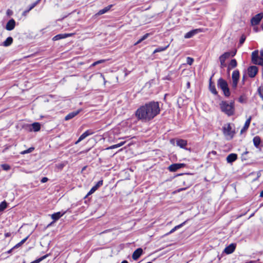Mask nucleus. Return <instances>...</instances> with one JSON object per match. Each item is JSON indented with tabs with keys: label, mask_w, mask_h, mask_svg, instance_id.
Returning <instances> with one entry per match:
<instances>
[{
	"label": "nucleus",
	"mask_w": 263,
	"mask_h": 263,
	"mask_svg": "<svg viewBox=\"0 0 263 263\" xmlns=\"http://www.w3.org/2000/svg\"><path fill=\"white\" fill-rule=\"evenodd\" d=\"M160 112L158 102H152L140 106L136 111V117L143 121H149Z\"/></svg>",
	"instance_id": "nucleus-1"
},
{
	"label": "nucleus",
	"mask_w": 263,
	"mask_h": 263,
	"mask_svg": "<svg viewBox=\"0 0 263 263\" xmlns=\"http://www.w3.org/2000/svg\"><path fill=\"white\" fill-rule=\"evenodd\" d=\"M220 108L223 112L229 116L234 115L235 111L234 102L222 101L219 104Z\"/></svg>",
	"instance_id": "nucleus-2"
},
{
	"label": "nucleus",
	"mask_w": 263,
	"mask_h": 263,
	"mask_svg": "<svg viewBox=\"0 0 263 263\" xmlns=\"http://www.w3.org/2000/svg\"><path fill=\"white\" fill-rule=\"evenodd\" d=\"M223 135L227 140H231L234 136L235 132L232 128L230 123L226 124L222 127Z\"/></svg>",
	"instance_id": "nucleus-3"
},
{
	"label": "nucleus",
	"mask_w": 263,
	"mask_h": 263,
	"mask_svg": "<svg viewBox=\"0 0 263 263\" xmlns=\"http://www.w3.org/2000/svg\"><path fill=\"white\" fill-rule=\"evenodd\" d=\"M218 86L221 89L224 95L226 97H229L230 95V92L228 87L227 82L223 79L220 78L218 80L217 82Z\"/></svg>",
	"instance_id": "nucleus-4"
},
{
	"label": "nucleus",
	"mask_w": 263,
	"mask_h": 263,
	"mask_svg": "<svg viewBox=\"0 0 263 263\" xmlns=\"http://www.w3.org/2000/svg\"><path fill=\"white\" fill-rule=\"evenodd\" d=\"M251 60L254 64L263 66V60L260 55L259 56L258 50H255L252 53Z\"/></svg>",
	"instance_id": "nucleus-5"
},
{
	"label": "nucleus",
	"mask_w": 263,
	"mask_h": 263,
	"mask_svg": "<svg viewBox=\"0 0 263 263\" xmlns=\"http://www.w3.org/2000/svg\"><path fill=\"white\" fill-rule=\"evenodd\" d=\"M232 88L235 89L237 86L238 80L239 79V73L238 70H234L233 72L232 76Z\"/></svg>",
	"instance_id": "nucleus-6"
},
{
	"label": "nucleus",
	"mask_w": 263,
	"mask_h": 263,
	"mask_svg": "<svg viewBox=\"0 0 263 263\" xmlns=\"http://www.w3.org/2000/svg\"><path fill=\"white\" fill-rule=\"evenodd\" d=\"M231 56V53L229 52L224 53L223 54L220 56L219 61L220 62L221 68H223L226 66L225 63L226 60Z\"/></svg>",
	"instance_id": "nucleus-7"
},
{
	"label": "nucleus",
	"mask_w": 263,
	"mask_h": 263,
	"mask_svg": "<svg viewBox=\"0 0 263 263\" xmlns=\"http://www.w3.org/2000/svg\"><path fill=\"white\" fill-rule=\"evenodd\" d=\"M258 72V68L255 66H252L248 68V75L251 78L254 77Z\"/></svg>",
	"instance_id": "nucleus-8"
},
{
	"label": "nucleus",
	"mask_w": 263,
	"mask_h": 263,
	"mask_svg": "<svg viewBox=\"0 0 263 263\" xmlns=\"http://www.w3.org/2000/svg\"><path fill=\"white\" fill-rule=\"evenodd\" d=\"M185 166L184 163H174L168 167V170L171 172H175L177 170Z\"/></svg>",
	"instance_id": "nucleus-9"
},
{
	"label": "nucleus",
	"mask_w": 263,
	"mask_h": 263,
	"mask_svg": "<svg viewBox=\"0 0 263 263\" xmlns=\"http://www.w3.org/2000/svg\"><path fill=\"white\" fill-rule=\"evenodd\" d=\"M263 14L259 13L255 15L251 20V24L252 25H256L261 21L262 18Z\"/></svg>",
	"instance_id": "nucleus-10"
},
{
	"label": "nucleus",
	"mask_w": 263,
	"mask_h": 263,
	"mask_svg": "<svg viewBox=\"0 0 263 263\" xmlns=\"http://www.w3.org/2000/svg\"><path fill=\"white\" fill-rule=\"evenodd\" d=\"M93 134V132H92L90 130H87L86 132H85L83 134H82L78 140L75 142L76 144H78L80 141L84 140L85 138H86L87 136L89 135H91Z\"/></svg>",
	"instance_id": "nucleus-11"
},
{
	"label": "nucleus",
	"mask_w": 263,
	"mask_h": 263,
	"mask_svg": "<svg viewBox=\"0 0 263 263\" xmlns=\"http://www.w3.org/2000/svg\"><path fill=\"white\" fill-rule=\"evenodd\" d=\"M74 33H64V34H59L55 36H54L52 38V40L54 41H58L61 39H65L68 37H70L72 36Z\"/></svg>",
	"instance_id": "nucleus-12"
},
{
	"label": "nucleus",
	"mask_w": 263,
	"mask_h": 263,
	"mask_svg": "<svg viewBox=\"0 0 263 263\" xmlns=\"http://www.w3.org/2000/svg\"><path fill=\"white\" fill-rule=\"evenodd\" d=\"M15 21L12 18L7 22L6 25V29L8 31H11L15 28Z\"/></svg>",
	"instance_id": "nucleus-13"
},
{
	"label": "nucleus",
	"mask_w": 263,
	"mask_h": 263,
	"mask_svg": "<svg viewBox=\"0 0 263 263\" xmlns=\"http://www.w3.org/2000/svg\"><path fill=\"white\" fill-rule=\"evenodd\" d=\"M201 31V30L200 29H196L192 30L187 33H186L184 35V38L185 39H189L193 37L194 35L200 32Z\"/></svg>",
	"instance_id": "nucleus-14"
},
{
	"label": "nucleus",
	"mask_w": 263,
	"mask_h": 263,
	"mask_svg": "<svg viewBox=\"0 0 263 263\" xmlns=\"http://www.w3.org/2000/svg\"><path fill=\"white\" fill-rule=\"evenodd\" d=\"M236 245L234 243H231L225 248L224 252L227 254H231L234 251Z\"/></svg>",
	"instance_id": "nucleus-15"
},
{
	"label": "nucleus",
	"mask_w": 263,
	"mask_h": 263,
	"mask_svg": "<svg viewBox=\"0 0 263 263\" xmlns=\"http://www.w3.org/2000/svg\"><path fill=\"white\" fill-rule=\"evenodd\" d=\"M103 184V181L100 180L97 182V183L93 186L91 190L89 191V192L87 194L86 196H88L92 193H93L100 186H101Z\"/></svg>",
	"instance_id": "nucleus-16"
},
{
	"label": "nucleus",
	"mask_w": 263,
	"mask_h": 263,
	"mask_svg": "<svg viewBox=\"0 0 263 263\" xmlns=\"http://www.w3.org/2000/svg\"><path fill=\"white\" fill-rule=\"evenodd\" d=\"M143 250L141 248H138L133 253V259L137 260L142 254Z\"/></svg>",
	"instance_id": "nucleus-17"
},
{
	"label": "nucleus",
	"mask_w": 263,
	"mask_h": 263,
	"mask_svg": "<svg viewBox=\"0 0 263 263\" xmlns=\"http://www.w3.org/2000/svg\"><path fill=\"white\" fill-rule=\"evenodd\" d=\"M80 111L81 110H78L69 113L65 117V120L67 121L73 118L76 116L80 112Z\"/></svg>",
	"instance_id": "nucleus-18"
},
{
	"label": "nucleus",
	"mask_w": 263,
	"mask_h": 263,
	"mask_svg": "<svg viewBox=\"0 0 263 263\" xmlns=\"http://www.w3.org/2000/svg\"><path fill=\"white\" fill-rule=\"evenodd\" d=\"M65 213V212L63 213H61L60 212L55 213L51 215V218L54 220V221H57L60 219Z\"/></svg>",
	"instance_id": "nucleus-19"
},
{
	"label": "nucleus",
	"mask_w": 263,
	"mask_h": 263,
	"mask_svg": "<svg viewBox=\"0 0 263 263\" xmlns=\"http://www.w3.org/2000/svg\"><path fill=\"white\" fill-rule=\"evenodd\" d=\"M237 156L235 154H231L227 157V161L228 163H232L237 159Z\"/></svg>",
	"instance_id": "nucleus-20"
},
{
	"label": "nucleus",
	"mask_w": 263,
	"mask_h": 263,
	"mask_svg": "<svg viewBox=\"0 0 263 263\" xmlns=\"http://www.w3.org/2000/svg\"><path fill=\"white\" fill-rule=\"evenodd\" d=\"M177 145L181 148H184L187 145V141L183 139H178L177 140Z\"/></svg>",
	"instance_id": "nucleus-21"
},
{
	"label": "nucleus",
	"mask_w": 263,
	"mask_h": 263,
	"mask_svg": "<svg viewBox=\"0 0 263 263\" xmlns=\"http://www.w3.org/2000/svg\"><path fill=\"white\" fill-rule=\"evenodd\" d=\"M112 6V5H110L105 7L103 9H101L100 11H99V12L96 14V15H102V14H103L106 13L111 9Z\"/></svg>",
	"instance_id": "nucleus-22"
},
{
	"label": "nucleus",
	"mask_w": 263,
	"mask_h": 263,
	"mask_svg": "<svg viewBox=\"0 0 263 263\" xmlns=\"http://www.w3.org/2000/svg\"><path fill=\"white\" fill-rule=\"evenodd\" d=\"M251 121V117H250L246 121L245 124L244 125L243 127L241 130V133H242L243 132L247 130L249 128L250 122Z\"/></svg>",
	"instance_id": "nucleus-23"
},
{
	"label": "nucleus",
	"mask_w": 263,
	"mask_h": 263,
	"mask_svg": "<svg viewBox=\"0 0 263 263\" xmlns=\"http://www.w3.org/2000/svg\"><path fill=\"white\" fill-rule=\"evenodd\" d=\"M32 129L31 130H33L34 132H38L41 129V125L39 123L35 122L31 124Z\"/></svg>",
	"instance_id": "nucleus-24"
},
{
	"label": "nucleus",
	"mask_w": 263,
	"mask_h": 263,
	"mask_svg": "<svg viewBox=\"0 0 263 263\" xmlns=\"http://www.w3.org/2000/svg\"><path fill=\"white\" fill-rule=\"evenodd\" d=\"M13 42V39L12 37H8L7 39L3 43L2 45L5 47H8L12 44Z\"/></svg>",
	"instance_id": "nucleus-25"
},
{
	"label": "nucleus",
	"mask_w": 263,
	"mask_h": 263,
	"mask_svg": "<svg viewBox=\"0 0 263 263\" xmlns=\"http://www.w3.org/2000/svg\"><path fill=\"white\" fill-rule=\"evenodd\" d=\"M253 143L256 147H258L260 143V138L259 136H255L253 138Z\"/></svg>",
	"instance_id": "nucleus-26"
},
{
	"label": "nucleus",
	"mask_w": 263,
	"mask_h": 263,
	"mask_svg": "<svg viewBox=\"0 0 263 263\" xmlns=\"http://www.w3.org/2000/svg\"><path fill=\"white\" fill-rule=\"evenodd\" d=\"M237 61L235 59H232L230 61V63H229L228 65V69H232L236 67L237 66Z\"/></svg>",
	"instance_id": "nucleus-27"
},
{
	"label": "nucleus",
	"mask_w": 263,
	"mask_h": 263,
	"mask_svg": "<svg viewBox=\"0 0 263 263\" xmlns=\"http://www.w3.org/2000/svg\"><path fill=\"white\" fill-rule=\"evenodd\" d=\"M124 142H121L117 144L113 145L112 146H110L106 148V149H111L118 148V147L121 146L122 145H123L124 144Z\"/></svg>",
	"instance_id": "nucleus-28"
},
{
	"label": "nucleus",
	"mask_w": 263,
	"mask_h": 263,
	"mask_svg": "<svg viewBox=\"0 0 263 263\" xmlns=\"http://www.w3.org/2000/svg\"><path fill=\"white\" fill-rule=\"evenodd\" d=\"M209 88L212 93H213L214 95L217 94V91L216 89L215 86L214 85H213L211 82L210 83Z\"/></svg>",
	"instance_id": "nucleus-29"
},
{
	"label": "nucleus",
	"mask_w": 263,
	"mask_h": 263,
	"mask_svg": "<svg viewBox=\"0 0 263 263\" xmlns=\"http://www.w3.org/2000/svg\"><path fill=\"white\" fill-rule=\"evenodd\" d=\"M7 206V204L5 201L2 202L0 204V212L3 211Z\"/></svg>",
	"instance_id": "nucleus-30"
},
{
	"label": "nucleus",
	"mask_w": 263,
	"mask_h": 263,
	"mask_svg": "<svg viewBox=\"0 0 263 263\" xmlns=\"http://www.w3.org/2000/svg\"><path fill=\"white\" fill-rule=\"evenodd\" d=\"M149 35L148 33H146L144 35L141 39H140L136 43H135V45H137L138 44L141 43L142 41L145 40Z\"/></svg>",
	"instance_id": "nucleus-31"
},
{
	"label": "nucleus",
	"mask_w": 263,
	"mask_h": 263,
	"mask_svg": "<svg viewBox=\"0 0 263 263\" xmlns=\"http://www.w3.org/2000/svg\"><path fill=\"white\" fill-rule=\"evenodd\" d=\"M167 47H168V46H166V47H159V48H158L156 49L154 51L153 53H156V52L163 51L165 50L167 48Z\"/></svg>",
	"instance_id": "nucleus-32"
},
{
	"label": "nucleus",
	"mask_w": 263,
	"mask_h": 263,
	"mask_svg": "<svg viewBox=\"0 0 263 263\" xmlns=\"http://www.w3.org/2000/svg\"><path fill=\"white\" fill-rule=\"evenodd\" d=\"M34 149V148L33 147H30L29 148H28V149L27 150H25V151H22L21 154H27V153H30L31 152H32L33 151V150Z\"/></svg>",
	"instance_id": "nucleus-33"
},
{
	"label": "nucleus",
	"mask_w": 263,
	"mask_h": 263,
	"mask_svg": "<svg viewBox=\"0 0 263 263\" xmlns=\"http://www.w3.org/2000/svg\"><path fill=\"white\" fill-rule=\"evenodd\" d=\"M258 91L260 97L263 100V86L259 87L258 89Z\"/></svg>",
	"instance_id": "nucleus-34"
},
{
	"label": "nucleus",
	"mask_w": 263,
	"mask_h": 263,
	"mask_svg": "<svg viewBox=\"0 0 263 263\" xmlns=\"http://www.w3.org/2000/svg\"><path fill=\"white\" fill-rule=\"evenodd\" d=\"M1 167L4 170L8 171L10 170V167L8 164H3L1 165Z\"/></svg>",
	"instance_id": "nucleus-35"
},
{
	"label": "nucleus",
	"mask_w": 263,
	"mask_h": 263,
	"mask_svg": "<svg viewBox=\"0 0 263 263\" xmlns=\"http://www.w3.org/2000/svg\"><path fill=\"white\" fill-rule=\"evenodd\" d=\"M194 62V59L191 57H187L186 58V63L190 65H191Z\"/></svg>",
	"instance_id": "nucleus-36"
},
{
	"label": "nucleus",
	"mask_w": 263,
	"mask_h": 263,
	"mask_svg": "<svg viewBox=\"0 0 263 263\" xmlns=\"http://www.w3.org/2000/svg\"><path fill=\"white\" fill-rule=\"evenodd\" d=\"M105 61V60H99V61H97L95 62H94L92 65L91 66H95L99 64H101V63H104V62Z\"/></svg>",
	"instance_id": "nucleus-37"
},
{
	"label": "nucleus",
	"mask_w": 263,
	"mask_h": 263,
	"mask_svg": "<svg viewBox=\"0 0 263 263\" xmlns=\"http://www.w3.org/2000/svg\"><path fill=\"white\" fill-rule=\"evenodd\" d=\"M47 257V255H45L42 257H41L40 258L38 259H36L33 261H32V262L31 263H39V262H40L41 261H42V260H43L44 259L46 258V257Z\"/></svg>",
	"instance_id": "nucleus-38"
},
{
	"label": "nucleus",
	"mask_w": 263,
	"mask_h": 263,
	"mask_svg": "<svg viewBox=\"0 0 263 263\" xmlns=\"http://www.w3.org/2000/svg\"><path fill=\"white\" fill-rule=\"evenodd\" d=\"M47 257V255H45L42 257H41L40 258L38 259H36L33 261H32V262L31 263H39V262H40L41 261H42V260H43L44 259L46 258V257Z\"/></svg>",
	"instance_id": "nucleus-39"
},
{
	"label": "nucleus",
	"mask_w": 263,
	"mask_h": 263,
	"mask_svg": "<svg viewBox=\"0 0 263 263\" xmlns=\"http://www.w3.org/2000/svg\"><path fill=\"white\" fill-rule=\"evenodd\" d=\"M245 40H246V36H245V35H242L241 36L240 39V40H239V44H240V45H242V44L244 43V42H245Z\"/></svg>",
	"instance_id": "nucleus-40"
},
{
	"label": "nucleus",
	"mask_w": 263,
	"mask_h": 263,
	"mask_svg": "<svg viewBox=\"0 0 263 263\" xmlns=\"http://www.w3.org/2000/svg\"><path fill=\"white\" fill-rule=\"evenodd\" d=\"M185 222H186V221H184V222H182V223L175 226L174 228H176V230H177V229L180 228L181 227H182L183 226H184V224L185 223Z\"/></svg>",
	"instance_id": "nucleus-41"
},
{
	"label": "nucleus",
	"mask_w": 263,
	"mask_h": 263,
	"mask_svg": "<svg viewBox=\"0 0 263 263\" xmlns=\"http://www.w3.org/2000/svg\"><path fill=\"white\" fill-rule=\"evenodd\" d=\"M37 2L34 3L32 4L29 7V10L30 11L31 9H32L37 4Z\"/></svg>",
	"instance_id": "nucleus-42"
},
{
	"label": "nucleus",
	"mask_w": 263,
	"mask_h": 263,
	"mask_svg": "<svg viewBox=\"0 0 263 263\" xmlns=\"http://www.w3.org/2000/svg\"><path fill=\"white\" fill-rule=\"evenodd\" d=\"M48 180V178H47V177H43V178L41 179V182H42V183H45V182H46Z\"/></svg>",
	"instance_id": "nucleus-43"
},
{
	"label": "nucleus",
	"mask_w": 263,
	"mask_h": 263,
	"mask_svg": "<svg viewBox=\"0 0 263 263\" xmlns=\"http://www.w3.org/2000/svg\"><path fill=\"white\" fill-rule=\"evenodd\" d=\"M28 237H26L25 238L23 239L20 242V243H21L22 245H23L26 241V240L28 239Z\"/></svg>",
	"instance_id": "nucleus-44"
},
{
	"label": "nucleus",
	"mask_w": 263,
	"mask_h": 263,
	"mask_svg": "<svg viewBox=\"0 0 263 263\" xmlns=\"http://www.w3.org/2000/svg\"><path fill=\"white\" fill-rule=\"evenodd\" d=\"M239 101L241 103H243L244 102V98L242 96H241L239 98Z\"/></svg>",
	"instance_id": "nucleus-45"
},
{
	"label": "nucleus",
	"mask_w": 263,
	"mask_h": 263,
	"mask_svg": "<svg viewBox=\"0 0 263 263\" xmlns=\"http://www.w3.org/2000/svg\"><path fill=\"white\" fill-rule=\"evenodd\" d=\"M22 245L21 243H20V242L18 243L17 244H16L15 246H14L13 248L15 249V248H17L18 247H20V246H21Z\"/></svg>",
	"instance_id": "nucleus-46"
},
{
	"label": "nucleus",
	"mask_w": 263,
	"mask_h": 263,
	"mask_svg": "<svg viewBox=\"0 0 263 263\" xmlns=\"http://www.w3.org/2000/svg\"><path fill=\"white\" fill-rule=\"evenodd\" d=\"M7 14L8 15H10L12 14V12L10 10H8L7 11Z\"/></svg>",
	"instance_id": "nucleus-47"
},
{
	"label": "nucleus",
	"mask_w": 263,
	"mask_h": 263,
	"mask_svg": "<svg viewBox=\"0 0 263 263\" xmlns=\"http://www.w3.org/2000/svg\"><path fill=\"white\" fill-rule=\"evenodd\" d=\"M232 57H234L236 53V50L230 52Z\"/></svg>",
	"instance_id": "nucleus-48"
},
{
	"label": "nucleus",
	"mask_w": 263,
	"mask_h": 263,
	"mask_svg": "<svg viewBox=\"0 0 263 263\" xmlns=\"http://www.w3.org/2000/svg\"><path fill=\"white\" fill-rule=\"evenodd\" d=\"M176 230V228H174L170 231V232L168 233V234H171V233H173L174 232H175Z\"/></svg>",
	"instance_id": "nucleus-49"
},
{
	"label": "nucleus",
	"mask_w": 263,
	"mask_h": 263,
	"mask_svg": "<svg viewBox=\"0 0 263 263\" xmlns=\"http://www.w3.org/2000/svg\"><path fill=\"white\" fill-rule=\"evenodd\" d=\"M260 55L263 60V50H261L260 52Z\"/></svg>",
	"instance_id": "nucleus-50"
},
{
	"label": "nucleus",
	"mask_w": 263,
	"mask_h": 263,
	"mask_svg": "<svg viewBox=\"0 0 263 263\" xmlns=\"http://www.w3.org/2000/svg\"><path fill=\"white\" fill-rule=\"evenodd\" d=\"M30 11V10L28 9L27 10H25V11H24L23 12V14L24 15H26V14H27V13H28Z\"/></svg>",
	"instance_id": "nucleus-51"
},
{
	"label": "nucleus",
	"mask_w": 263,
	"mask_h": 263,
	"mask_svg": "<svg viewBox=\"0 0 263 263\" xmlns=\"http://www.w3.org/2000/svg\"><path fill=\"white\" fill-rule=\"evenodd\" d=\"M253 30L256 32L258 31V28L257 27H254V28H253Z\"/></svg>",
	"instance_id": "nucleus-52"
},
{
	"label": "nucleus",
	"mask_w": 263,
	"mask_h": 263,
	"mask_svg": "<svg viewBox=\"0 0 263 263\" xmlns=\"http://www.w3.org/2000/svg\"><path fill=\"white\" fill-rule=\"evenodd\" d=\"M260 197H263V190L260 192Z\"/></svg>",
	"instance_id": "nucleus-53"
},
{
	"label": "nucleus",
	"mask_w": 263,
	"mask_h": 263,
	"mask_svg": "<svg viewBox=\"0 0 263 263\" xmlns=\"http://www.w3.org/2000/svg\"><path fill=\"white\" fill-rule=\"evenodd\" d=\"M183 190H184V189H182V188H181V189H178V190H177V192H180V191H183Z\"/></svg>",
	"instance_id": "nucleus-54"
},
{
	"label": "nucleus",
	"mask_w": 263,
	"mask_h": 263,
	"mask_svg": "<svg viewBox=\"0 0 263 263\" xmlns=\"http://www.w3.org/2000/svg\"><path fill=\"white\" fill-rule=\"evenodd\" d=\"M9 236H10L9 233H7L5 234V236L6 237H9Z\"/></svg>",
	"instance_id": "nucleus-55"
},
{
	"label": "nucleus",
	"mask_w": 263,
	"mask_h": 263,
	"mask_svg": "<svg viewBox=\"0 0 263 263\" xmlns=\"http://www.w3.org/2000/svg\"><path fill=\"white\" fill-rule=\"evenodd\" d=\"M121 263H128V262L126 260H124Z\"/></svg>",
	"instance_id": "nucleus-56"
},
{
	"label": "nucleus",
	"mask_w": 263,
	"mask_h": 263,
	"mask_svg": "<svg viewBox=\"0 0 263 263\" xmlns=\"http://www.w3.org/2000/svg\"><path fill=\"white\" fill-rule=\"evenodd\" d=\"M14 248H13L12 249H10L9 251H8V253H10L11 252V251L12 250V249H13Z\"/></svg>",
	"instance_id": "nucleus-57"
},
{
	"label": "nucleus",
	"mask_w": 263,
	"mask_h": 263,
	"mask_svg": "<svg viewBox=\"0 0 263 263\" xmlns=\"http://www.w3.org/2000/svg\"><path fill=\"white\" fill-rule=\"evenodd\" d=\"M147 263H152V262H147Z\"/></svg>",
	"instance_id": "nucleus-58"
}]
</instances>
